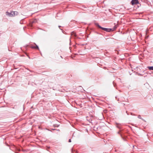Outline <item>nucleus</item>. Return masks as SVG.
Masks as SVG:
<instances>
[{
  "label": "nucleus",
  "instance_id": "nucleus-1",
  "mask_svg": "<svg viewBox=\"0 0 153 153\" xmlns=\"http://www.w3.org/2000/svg\"><path fill=\"white\" fill-rule=\"evenodd\" d=\"M18 12L17 11H11L10 13L6 12V14L9 16H14L17 15Z\"/></svg>",
  "mask_w": 153,
  "mask_h": 153
},
{
  "label": "nucleus",
  "instance_id": "nucleus-2",
  "mask_svg": "<svg viewBox=\"0 0 153 153\" xmlns=\"http://www.w3.org/2000/svg\"><path fill=\"white\" fill-rule=\"evenodd\" d=\"M131 4L132 5L137 4L138 3V1L137 0H132L131 2Z\"/></svg>",
  "mask_w": 153,
  "mask_h": 153
},
{
  "label": "nucleus",
  "instance_id": "nucleus-3",
  "mask_svg": "<svg viewBox=\"0 0 153 153\" xmlns=\"http://www.w3.org/2000/svg\"><path fill=\"white\" fill-rule=\"evenodd\" d=\"M96 25L100 28L101 29L105 31L106 28L102 27L100 26L97 23L95 24Z\"/></svg>",
  "mask_w": 153,
  "mask_h": 153
},
{
  "label": "nucleus",
  "instance_id": "nucleus-4",
  "mask_svg": "<svg viewBox=\"0 0 153 153\" xmlns=\"http://www.w3.org/2000/svg\"><path fill=\"white\" fill-rule=\"evenodd\" d=\"M112 31H113V30L112 29L107 28H106L105 30V31H106L107 32H110Z\"/></svg>",
  "mask_w": 153,
  "mask_h": 153
},
{
  "label": "nucleus",
  "instance_id": "nucleus-5",
  "mask_svg": "<svg viewBox=\"0 0 153 153\" xmlns=\"http://www.w3.org/2000/svg\"><path fill=\"white\" fill-rule=\"evenodd\" d=\"M37 22V20L36 19H34L30 23H31L32 24H33L34 23H36Z\"/></svg>",
  "mask_w": 153,
  "mask_h": 153
},
{
  "label": "nucleus",
  "instance_id": "nucleus-6",
  "mask_svg": "<svg viewBox=\"0 0 153 153\" xmlns=\"http://www.w3.org/2000/svg\"><path fill=\"white\" fill-rule=\"evenodd\" d=\"M71 35L72 36H76L75 33L74 32H71Z\"/></svg>",
  "mask_w": 153,
  "mask_h": 153
},
{
  "label": "nucleus",
  "instance_id": "nucleus-7",
  "mask_svg": "<svg viewBox=\"0 0 153 153\" xmlns=\"http://www.w3.org/2000/svg\"><path fill=\"white\" fill-rule=\"evenodd\" d=\"M148 69L150 70H153V66L148 67Z\"/></svg>",
  "mask_w": 153,
  "mask_h": 153
},
{
  "label": "nucleus",
  "instance_id": "nucleus-8",
  "mask_svg": "<svg viewBox=\"0 0 153 153\" xmlns=\"http://www.w3.org/2000/svg\"><path fill=\"white\" fill-rule=\"evenodd\" d=\"M35 44L36 45L35 46V49H37L39 50V48L38 47V45H36V44L35 43Z\"/></svg>",
  "mask_w": 153,
  "mask_h": 153
},
{
  "label": "nucleus",
  "instance_id": "nucleus-9",
  "mask_svg": "<svg viewBox=\"0 0 153 153\" xmlns=\"http://www.w3.org/2000/svg\"><path fill=\"white\" fill-rule=\"evenodd\" d=\"M31 47L32 48H35V46H32Z\"/></svg>",
  "mask_w": 153,
  "mask_h": 153
},
{
  "label": "nucleus",
  "instance_id": "nucleus-10",
  "mask_svg": "<svg viewBox=\"0 0 153 153\" xmlns=\"http://www.w3.org/2000/svg\"><path fill=\"white\" fill-rule=\"evenodd\" d=\"M138 118H139L140 119H141V117L140 115H139L138 116Z\"/></svg>",
  "mask_w": 153,
  "mask_h": 153
},
{
  "label": "nucleus",
  "instance_id": "nucleus-11",
  "mask_svg": "<svg viewBox=\"0 0 153 153\" xmlns=\"http://www.w3.org/2000/svg\"><path fill=\"white\" fill-rule=\"evenodd\" d=\"M68 142H71V139H69L68 140Z\"/></svg>",
  "mask_w": 153,
  "mask_h": 153
},
{
  "label": "nucleus",
  "instance_id": "nucleus-12",
  "mask_svg": "<svg viewBox=\"0 0 153 153\" xmlns=\"http://www.w3.org/2000/svg\"><path fill=\"white\" fill-rule=\"evenodd\" d=\"M117 127L119 128H120V127L118 125L117 126Z\"/></svg>",
  "mask_w": 153,
  "mask_h": 153
},
{
  "label": "nucleus",
  "instance_id": "nucleus-13",
  "mask_svg": "<svg viewBox=\"0 0 153 153\" xmlns=\"http://www.w3.org/2000/svg\"><path fill=\"white\" fill-rule=\"evenodd\" d=\"M41 56H43L42 55V53H41Z\"/></svg>",
  "mask_w": 153,
  "mask_h": 153
},
{
  "label": "nucleus",
  "instance_id": "nucleus-14",
  "mask_svg": "<svg viewBox=\"0 0 153 153\" xmlns=\"http://www.w3.org/2000/svg\"><path fill=\"white\" fill-rule=\"evenodd\" d=\"M59 27H61V26H59Z\"/></svg>",
  "mask_w": 153,
  "mask_h": 153
}]
</instances>
